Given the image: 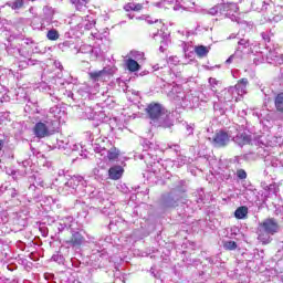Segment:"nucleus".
I'll list each match as a JSON object with an SVG mask.
<instances>
[{"label": "nucleus", "mask_w": 283, "mask_h": 283, "mask_svg": "<svg viewBox=\"0 0 283 283\" xmlns=\"http://www.w3.org/2000/svg\"><path fill=\"white\" fill-rule=\"evenodd\" d=\"M69 145H71V154L72 151H78V145L76 144H69Z\"/></svg>", "instance_id": "3c124183"}, {"label": "nucleus", "mask_w": 283, "mask_h": 283, "mask_svg": "<svg viewBox=\"0 0 283 283\" xmlns=\"http://www.w3.org/2000/svg\"><path fill=\"white\" fill-rule=\"evenodd\" d=\"M206 260H207V262H209L210 264H218V263H220V258H218V256H209V258H207Z\"/></svg>", "instance_id": "de8ad7c7"}, {"label": "nucleus", "mask_w": 283, "mask_h": 283, "mask_svg": "<svg viewBox=\"0 0 283 283\" xmlns=\"http://www.w3.org/2000/svg\"><path fill=\"white\" fill-rule=\"evenodd\" d=\"M248 214L249 208H247V206H241L234 211V218H237L238 220H244Z\"/></svg>", "instance_id": "b1692460"}, {"label": "nucleus", "mask_w": 283, "mask_h": 283, "mask_svg": "<svg viewBox=\"0 0 283 283\" xmlns=\"http://www.w3.org/2000/svg\"><path fill=\"white\" fill-rule=\"evenodd\" d=\"M231 138L235 145H239V147H244V145L251 143V135L242 130L238 132L235 136H231Z\"/></svg>", "instance_id": "ddd939ff"}, {"label": "nucleus", "mask_w": 283, "mask_h": 283, "mask_svg": "<svg viewBox=\"0 0 283 283\" xmlns=\"http://www.w3.org/2000/svg\"><path fill=\"white\" fill-rule=\"evenodd\" d=\"M219 12H223V7H222V3H219L212 8H210L208 11H207V14H210L211 17H216V14H218Z\"/></svg>", "instance_id": "c9c22d12"}, {"label": "nucleus", "mask_w": 283, "mask_h": 283, "mask_svg": "<svg viewBox=\"0 0 283 283\" xmlns=\"http://www.w3.org/2000/svg\"><path fill=\"white\" fill-rule=\"evenodd\" d=\"M209 50H210L209 46H205V45L195 46V53L199 59H205V56L209 54Z\"/></svg>", "instance_id": "a878e982"}, {"label": "nucleus", "mask_w": 283, "mask_h": 283, "mask_svg": "<svg viewBox=\"0 0 283 283\" xmlns=\"http://www.w3.org/2000/svg\"><path fill=\"white\" fill-rule=\"evenodd\" d=\"M142 159L147 165L149 171H151L153 174H158L160 171V167H163V165L160 164V161L154 159L150 154L144 153L142 155Z\"/></svg>", "instance_id": "6e6552de"}, {"label": "nucleus", "mask_w": 283, "mask_h": 283, "mask_svg": "<svg viewBox=\"0 0 283 283\" xmlns=\"http://www.w3.org/2000/svg\"><path fill=\"white\" fill-rule=\"evenodd\" d=\"M109 140H107V145L105 144H95L94 151L95 154H99L101 156H106L107 149H109Z\"/></svg>", "instance_id": "393cba45"}, {"label": "nucleus", "mask_w": 283, "mask_h": 283, "mask_svg": "<svg viewBox=\"0 0 283 283\" xmlns=\"http://www.w3.org/2000/svg\"><path fill=\"white\" fill-rule=\"evenodd\" d=\"M12 174L14 175V174H17V171H12Z\"/></svg>", "instance_id": "e2e57ef3"}, {"label": "nucleus", "mask_w": 283, "mask_h": 283, "mask_svg": "<svg viewBox=\"0 0 283 283\" xmlns=\"http://www.w3.org/2000/svg\"><path fill=\"white\" fill-rule=\"evenodd\" d=\"M266 62L272 65H282L283 64V54L280 53V49H273L269 51L266 55Z\"/></svg>", "instance_id": "f8f14e48"}, {"label": "nucleus", "mask_w": 283, "mask_h": 283, "mask_svg": "<svg viewBox=\"0 0 283 283\" xmlns=\"http://www.w3.org/2000/svg\"><path fill=\"white\" fill-rule=\"evenodd\" d=\"M205 200V195L202 191L199 192V199L197 200V202H202Z\"/></svg>", "instance_id": "603ef678"}, {"label": "nucleus", "mask_w": 283, "mask_h": 283, "mask_svg": "<svg viewBox=\"0 0 283 283\" xmlns=\"http://www.w3.org/2000/svg\"><path fill=\"white\" fill-rule=\"evenodd\" d=\"M146 21L151 25L153 23H158V20H151V18H146Z\"/></svg>", "instance_id": "864d4df0"}, {"label": "nucleus", "mask_w": 283, "mask_h": 283, "mask_svg": "<svg viewBox=\"0 0 283 283\" xmlns=\"http://www.w3.org/2000/svg\"><path fill=\"white\" fill-rule=\"evenodd\" d=\"M7 6H9V8H12V10H21V8H23V0L10 1L7 2Z\"/></svg>", "instance_id": "e433bc0d"}, {"label": "nucleus", "mask_w": 283, "mask_h": 283, "mask_svg": "<svg viewBox=\"0 0 283 283\" xmlns=\"http://www.w3.org/2000/svg\"><path fill=\"white\" fill-rule=\"evenodd\" d=\"M156 8H165L169 10L171 8V2L169 0H161L160 2L155 3Z\"/></svg>", "instance_id": "a19ab883"}, {"label": "nucleus", "mask_w": 283, "mask_h": 283, "mask_svg": "<svg viewBox=\"0 0 283 283\" xmlns=\"http://www.w3.org/2000/svg\"><path fill=\"white\" fill-rule=\"evenodd\" d=\"M126 67L129 70V72H138L140 70V64L134 59H128L126 61Z\"/></svg>", "instance_id": "cd10ccee"}, {"label": "nucleus", "mask_w": 283, "mask_h": 283, "mask_svg": "<svg viewBox=\"0 0 283 283\" xmlns=\"http://www.w3.org/2000/svg\"><path fill=\"white\" fill-rule=\"evenodd\" d=\"M53 149H63L64 154H72V145H70V140L63 137L55 139V144H53Z\"/></svg>", "instance_id": "2eb2a0df"}, {"label": "nucleus", "mask_w": 283, "mask_h": 283, "mask_svg": "<svg viewBox=\"0 0 283 283\" xmlns=\"http://www.w3.org/2000/svg\"><path fill=\"white\" fill-rule=\"evenodd\" d=\"M130 54H132V56H134V59H135L136 61H140V59H143V56H145L144 53L138 52V51H132Z\"/></svg>", "instance_id": "49530a36"}, {"label": "nucleus", "mask_w": 283, "mask_h": 283, "mask_svg": "<svg viewBox=\"0 0 283 283\" xmlns=\"http://www.w3.org/2000/svg\"><path fill=\"white\" fill-rule=\"evenodd\" d=\"M208 83L211 87V92H213L214 94L218 92V87H220V85H222V82L218 81L216 77H210L208 80Z\"/></svg>", "instance_id": "2f4dec72"}, {"label": "nucleus", "mask_w": 283, "mask_h": 283, "mask_svg": "<svg viewBox=\"0 0 283 283\" xmlns=\"http://www.w3.org/2000/svg\"><path fill=\"white\" fill-rule=\"evenodd\" d=\"M275 108L283 114V93H279L274 99Z\"/></svg>", "instance_id": "473e14b6"}, {"label": "nucleus", "mask_w": 283, "mask_h": 283, "mask_svg": "<svg viewBox=\"0 0 283 283\" xmlns=\"http://www.w3.org/2000/svg\"><path fill=\"white\" fill-rule=\"evenodd\" d=\"M186 192L187 182L185 180L178 181L177 186L170 191V193L163 197L161 207H164V209H174V207H178V201L182 198L181 193Z\"/></svg>", "instance_id": "f03ea898"}, {"label": "nucleus", "mask_w": 283, "mask_h": 283, "mask_svg": "<svg viewBox=\"0 0 283 283\" xmlns=\"http://www.w3.org/2000/svg\"><path fill=\"white\" fill-rule=\"evenodd\" d=\"M129 19H134V17H132V14H128Z\"/></svg>", "instance_id": "680f3d73"}, {"label": "nucleus", "mask_w": 283, "mask_h": 283, "mask_svg": "<svg viewBox=\"0 0 283 283\" xmlns=\"http://www.w3.org/2000/svg\"><path fill=\"white\" fill-rule=\"evenodd\" d=\"M146 112L150 118L151 125L155 127H164V129H168L170 127H174V120L171 119V114L167 112L163 105L158 103H150Z\"/></svg>", "instance_id": "f257e3e1"}, {"label": "nucleus", "mask_w": 283, "mask_h": 283, "mask_svg": "<svg viewBox=\"0 0 283 283\" xmlns=\"http://www.w3.org/2000/svg\"><path fill=\"white\" fill-rule=\"evenodd\" d=\"M43 12L44 14H46V17L40 21L39 27H36L34 21L32 22L33 28H35L36 30L43 31L45 30V28H48V25H50V23H52V17H54V9H52V7H44Z\"/></svg>", "instance_id": "9d476101"}, {"label": "nucleus", "mask_w": 283, "mask_h": 283, "mask_svg": "<svg viewBox=\"0 0 283 283\" xmlns=\"http://www.w3.org/2000/svg\"><path fill=\"white\" fill-rule=\"evenodd\" d=\"M72 3L75 6L76 10H85L87 8V3H90V0H72Z\"/></svg>", "instance_id": "72a5a7b5"}, {"label": "nucleus", "mask_w": 283, "mask_h": 283, "mask_svg": "<svg viewBox=\"0 0 283 283\" xmlns=\"http://www.w3.org/2000/svg\"><path fill=\"white\" fill-rule=\"evenodd\" d=\"M229 39H235V35H234V34H232V35H230V36H229Z\"/></svg>", "instance_id": "bf43d9fd"}, {"label": "nucleus", "mask_w": 283, "mask_h": 283, "mask_svg": "<svg viewBox=\"0 0 283 283\" xmlns=\"http://www.w3.org/2000/svg\"><path fill=\"white\" fill-rule=\"evenodd\" d=\"M59 36H61V34H59V31L56 29H51L46 33V39L49 41H59Z\"/></svg>", "instance_id": "f704fd0d"}, {"label": "nucleus", "mask_w": 283, "mask_h": 283, "mask_svg": "<svg viewBox=\"0 0 283 283\" xmlns=\"http://www.w3.org/2000/svg\"><path fill=\"white\" fill-rule=\"evenodd\" d=\"M85 238H83V234L80 232H72V237L70 240L66 241V244H70V247H81L83 244Z\"/></svg>", "instance_id": "aec40b11"}, {"label": "nucleus", "mask_w": 283, "mask_h": 283, "mask_svg": "<svg viewBox=\"0 0 283 283\" xmlns=\"http://www.w3.org/2000/svg\"><path fill=\"white\" fill-rule=\"evenodd\" d=\"M125 174V168L120 165H114L108 169V178L111 180H120Z\"/></svg>", "instance_id": "dca6fc26"}, {"label": "nucleus", "mask_w": 283, "mask_h": 283, "mask_svg": "<svg viewBox=\"0 0 283 283\" xmlns=\"http://www.w3.org/2000/svg\"><path fill=\"white\" fill-rule=\"evenodd\" d=\"M52 260H54L56 262V260H59V255H53Z\"/></svg>", "instance_id": "4d7b16f0"}, {"label": "nucleus", "mask_w": 283, "mask_h": 283, "mask_svg": "<svg viewBox=\"0 0 283 283\" xmlns=\"http://www.w3.org/2000/svg\"><path fill=\"white\" fill-rule=\"evenodd\" d=\"M106 75L107 72L105 70L90 73V76L93 81H103Z\"/></svg>", "instance_id": "c756f323"}, {"label": "nucleus", "mask_w": 283, "mask_h": 283, "mask_svg": "<svg viewBox=\"0 0 283 283\" xmlns=\"http://www.w3.org/2000/svg\"><path fill=\"white\" fill-rule=\"evenodd\" d=\"M219 103H231L233 98H238L235 94V87L230 86L222 90L219 95H217Z\"/></svg>", "instance_id": "9b49d317"}, {"label": "nucleus", "mask_w": 283, "mask_h": 283, "mask_svg": "<svg viewBox=\"0 0 283 283\" xmlns=\"http://www.w3.org/2000/svg\"><path fill=\"white\" fill-rule=\"evenodd\" d=\"M2 190L8 198H17V196H19V190H17V188L10 186H2Z\"/></svg>", "instance_id": "bb28decb"}, {"label": "nucleus", "mask_w": 283, "mask_h": 283, "mask_svg": "<svg viewBox=\"0 0 283 283\" xmlns=\"http://www.w3.org/2000/svg\"><path fill=\"white\" fill-rule=\"evenodd\" d=\"M181 160H184V164L187 163V157H185V159H181Z\"/></svg>", "instance_id": "052dcab7"}, {"label": "nucleus", "mask_w": 283, "mask_h": 283, "mask_svg": "<svg viewBox=\"0 0 283 283\" xmlns=\"http://www.w3.org/2000/svg\"><path fill=\"white\" fill-rule=\"evenodd\" d=\"M0 196H3V186L0 187Z\"/></svg>", "instance_id": "6e6d98bb"}, {"label": "nucleus", "mask_w": 283, "mask_h": 283, "mask_svg": "<svg viewBox=\"0 0 283 283\" xmlns=\"http://www.w3.org/2000/svg\"><path fill=\"white\" fill-rule=\"evenodd\" d=\"M72 222H74L73 217H65L60 220L57 229L60 232L65 231V229H72Z\"/></svg>", "instance_id": "5701e85b"}, {"label": "nucleus", "mask_w": 283, "mask_h": 283, "mask_svg": "<svg viewBox=\"0 0 283 283\" xmlns=\"http://www.w3.org/2000/svg\"><path fill=\"white\" fill-rule=\"evenodd\" d=\"M36 138H46V136H52L56 128H54V122H39L33 128Z\"/></svg>", "instance_id": "20e7f679"}, {"label": "nucleus", "mask_w": 283, "mask_h": 283, "mask_svg": "<svg viewBox=\"0 0 283 283\" xmlns=\"http://www.w3.org/2000/svg\"><path fill=\"white\" fill-rule=\"evenodd\" d=\"M259 227H262L268 233L275 235V233L280 232V223L275 218H268L259 223Z\"/></svg>", "instance_id": "1a4fd4ad"}, {"label": "nucleus", "mask_w": 283, "mask_h": 283, "mask_svg": "<svg viewBox=\"0 0 283 283\" xmlns=\"http://www.w3.org/2000/svg\"><path fill=\"white\" fill-rule=\"evenodd\" d=\"M124 10H126V12H129L132 10L134 12H140V10H143V4L129 2V3L125 4Z\"/></svg>", "instance_id": "c85d7f7f"}, {"label": "nucleus", "mask_w": 283, "mask_h": 283, "mask_svg": "<svg viewBox=\"0 0 283 283\" xmlns=\"http://www.w3.org/2000/svg\"><path fill=\"white\" fill-rule=\"evenodd\" d=\"M261 36H262L263 41H265L268 43L271 41V35H269V33H266V32L261 33Z\"/></svg>", "instance_id": "09e8293b"}, {"label": "nucleus", "mask_w": 283, "mask_h": 283, "mask_svg": "<svg viewBox=\"0 0 283 283\" xmlns=\"http://www.w3.org/2000/svg\"><path fill=\"white\" fill-rule=\"evenodd\" d=\"M84 114L88 120H94L96 118V113L94 112V108L87 107L84 111Z\"/></svg>", "instance_id": "58836bf2"}, {"label": "nucleus", "mask_w": 283, "mask_h": 283, "mask_svg": "<svg viewBox=\"0 0 283 283\" xmlns=\"http://www.w3.org/2000/svg\"><path fill=\"white\" fill-rule=\"evenodd\" d=\"M118 156H120V150L112 146V144H108V149L106 150V158H108L111 163H114L118 160Z\"/></svg>", "instance_id": "412c9836"}, {"label": "nucleus", "mask_w": 283, "mask_h": 283, "mask_svg": "<svg viewBox=\"0 0 283 283\" xmlns=\"http://www.w3.org/2000/svg\"><path fill=\"white\" fill-rule=\"evenodd\" d=\"M187 132L189 135L193 134V127L187 125Z\"/></svg>", "instance_id": "5fc2aeb1"}, {"label": "nucleus", "mask_w": 283, "mask_h": 283, "mask_svg": "<svg viewBox=\"0 0 283 283\" xmlns=\"http://www.w3.org/2000/svg\"><path fill=\"white\" fill-rule=\"evenodd\" d=\"M72 23L75 24L76 30H92L96 25V21L92 15H86L85 18L74 17Z\"/></svg>", "instance_id": "423d86ee"}, {"label": "nucleus", "mask_w": 283, "mask_h": 283, "mask_svg": "<svg viewBox=\"0 0 283 283\" xmlns=\"http://www.w3.org/2000/svg\"><path fill=\"white\" fill-rule=\"evenodd\" d=\"M224 249L228 251H235L238 249V243H235V241H227L224 243Z\"/></svg>", "instance_id": "37998d69"}, {"label": "nucleus", "mask_w": 283, "mask_h": 283, "mask_svg": "<svg viewBox=\"0 0 283 283\" xmlns=\"http://www.w3.org/2000/svg\"><path fill=\"white\" fill-rule=\"evenodd\" d=\"M82 54H90L91 59H98L101 54V49L94 48L92 45H83L80 48Z\"/></svg>", "instance_id": "a211bd4d"}, {"label": "nucleus", "mask_w": 283, "mask_h": 283, "mask_svg": "<svg viewBox=\"0 0 283 283\" xmlns=\"http://www.w3.org/2000/svg\"><path fill=\"white\" fill-rule=\"evenodd\" d=\"M23 43L24 45H34V40H32L31 38H25L23 39Z\"/></svg>", "instance_id": "8fccbe9b"}, {"label": "nucleus", "mask_w": 283, "mask_h": 283, "mask_svg": "<svg viewBox=\"0 0 283 283\" xmlns=\"http://www.w3.org/2000/svg\"><path fill=\"white\" fill-rule=\"evenodd\" d=\"M249 48H251V42L247 39H241L238 42V48L234 52V54L230 55V57L226 61V63L229 65L230 63H233L234 61L237 63H240L242 59H244V54L249 52Z\"/></svg>", "instance_id": "7ed1b4c3"}, {"label": "nucleus", "mask_w": 283, "mask_h": 283, "mask_svg": "<svg viewBox=\"0 0 283 283\" xmlns=\"http://www.w3.org/2000/svg\"><path fill=\"white\" fill-rule=\"evenodd\" d=\"M279 10H282V7H275L271 0L262 2L261 12H264L265 21H279Z\"/></svg>", "instance_id": "39448f33"}, {"label": "nucleus", "mask_w": 283, "mask_h": 283, "mask_svg": "<svg viewBox=\"0 0 283 283\" xmlns=\"http://www.w3.org/2000/svg\"><path fill=\"white\" fill-rule=\"evenodd\" d=\"M168 45H169V35L165 34L160 41L159 52H165Z\"/></svg>", "instance_id": "4c0bfd02"}, {"label": "nucleus", "mask_w": 283, "mask_h": 283, "mask_svg": "<svg viewBox=\"0 0 283 283\" xmlns=\"http://www.w3.org/2000/svg\"><path fill=\"white\" fill-rule=\"evenodd\" d=\"M158 36V33H154L153 39H156Z\"/></svg>", "instance_id": "13d9d810"}, {"label": "nucleus", "mask_w": 283, "mask_h": 283, "mask_svg": "<svg viewBox=\"0 0 283 283\" xmlns=\"http://www.w3.org/2000/svg\"><path fill=\"white\" fill-rule=\"evenodd\" d=\"M230 142H231V135H229L224 130H220L214 134L211 143L213 147H227V145H229Z\"/></svg>", "instance_id": "0eeeda50"}, {"label": "nucleus", "mask_w": 283, "mask_h": 283, "mask_svg": "<svg viewBox=\"0 0 283 283\" xmlns=\"http://www.w3.org/2000/svg\"><path fill=\"white\" fill-rule=\"evenodd\" d=\"M237 177L239 180H247V171L244 169L237 170Z\"/></svg>", "instance_id": "a18cd8bd"}, {"label": "nucleus", "mask_w": 283, "mask_h": 283, "mask_svg": "<svg viewBox=\"0 0 283 283\" xmlns=\"http://www.w3.org/2000/svg\"><path fill=\"white\" fill-rule=\"evenodd\" d=\"M83 180V177H71L64 185V189H66V191H69V189H71V193H74V189H76V187H78V182H81Z\"/></svg>", "instance_id": "4be33fe9"}, {"label": "nucleus", "mask_w": 283, "mask_h": 283, "mask_svg": "<svg viewBox=\"0 0 283 283\" xmlns=\"http://www.w3.org/2000/svg\"><path fill=\"white\" fill-rule=\"evenodd\" d=\"M223 7V11L226 12V17H228V19H231V21H238V17H235L237 12H238V4L230 2V3H222Z\"/></svg>", "instance_id": "4468645a"}, {"label": "nucleus", "mask_w": 283, "mask_h": 283, "mask_svg": "<svg viewBox=\"0 0 283 283\" xmlns=\"http://www.w3.org/2000/svg\"><path fill=\"white\" fill-rule=\"evenodd\" d=\"M258 240L262 242V244H271L273 241V235L271 232L266 231L263 227L259 226L256 230Z\"/></svg>", "instance_id": "f3484780"}, {"label": "nucleus", "mask_w": 283, "mask_h": 283, "mask_svg": "<svg viewBox=\"0 0 283 283\" xmlns=\"http://www.w3.org/2000/svg\"><path fill=\"white\" fill-rule=\"evenodd\" d=\"M36 187H45V182L41 178H38V179H35L34 184L29 186V189L31 191H34V189H36Z\"/></svg>", "instance_id": "ea45409f"}, {"label": "nucleus", "mask_w": 283, "mask_h": 283, "mask_svg": "<svg viewBox=\"0 0 283 283\" xmlns=\"http://www.w3.org/2000/svg\"><path fill=\"white\" fill-rule=\"evenodd\" d=\"M7 52L11 54V56H24L23 53H21V49L14 46V44L7 46Z\"/></svg>", "instance_id": "7c9ffc66"}, {"label": "nucleus", "mask_w": 283, "mask_h": 283, "mask_svg": "<svg viewBox=\"0 0 283 283\" xmlns=\"http://www.w3.org/2000/svg\"><path fill=\"white\" fill-rule=\"evenodd\" d=\"M249 85V80L248 78H241L234 87V94L237 96H244L247 94V86Z\"/></svg>", "instance_id": "6ab92c4d"}, {"label": "nucleus", "mask_w": 283, "mask_h": 283, "mask_svg": "<svg viewBox=\"0 0 283 283\" xmlns=\"http://www.w3.org/2000/svg\"><path fill=\"white\" fill-rule=\"evenodd\" d=\"M266 165H272V167H277L280 163L275 158H271V156L265 157Z\"/></svg>", "instance_id": "c03bdc74"}, {"label": "nucleus", "mask_w": 283, "mask_h": 283, "mask_svg": "<svg viewBox=\"0 0 283 283\" xmlns=\"http://www.w3.org/2000/svg\"><path fill=\"white\" fill-rule=\"evenodd\" d=\"M50 114H52V116L54 118H61V107L59 106H53L50 108Z\"/></svg>", "instance_id": "79ce46f5"}]
</instances>
